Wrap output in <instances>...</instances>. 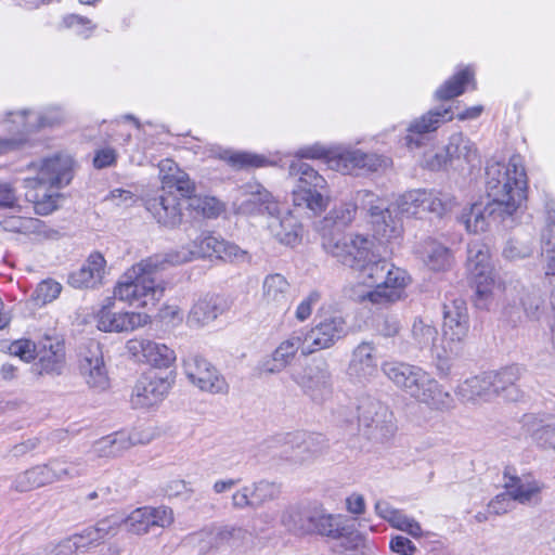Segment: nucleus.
Wrapping results in <instances>:
<instances>
[{"label": "nucleus", "mask_w": 555, "mask_h": 555, "mask_svg": "<svg viewBox=\"0 0 555 555\" xmlns=\"http://www.w3.org/2000/svg\"><path fill=\"white\" fill-rule=\"evenodd\" d=\"M323 249L340 264L358 272V283L349 297L360 304L378 305L382 301V238L374 233L334 232L322 234Z\"/></svg>", "instance_id": "f257e3e1"}, {"label": "nucleus", "mask_w": 555, "mask_h": 555, "mask_svg": "<svg viewBox=\"0 0 555 555\" xmlns=\"http://www.w3.org/2000/svg\"><path fill=\"white\" fill-rule=\"evenodd\" d=\"M486 192L490 211L512 217L527 199V175L520 155L506 164L489 162L486 167Z\"/></svg>", "instance_id": "f03ea898"}, {"label": "nucleus", "mask_w": 555, "mask_h": 555, "mask_svg": "<svg viewBox=\"0 0 555 555\" xmlns=\"http://www.w3.org/2000/svg\"><path fill=\"white\" fill-rule=\"evenodd\" d=\"M166 258L155 255L129 268L114 287V297L138 308H154L164 294L154 274L164 269Z\"/></svg>", "instance_id": "7ed1b4c3"}, {"label": "nucleus", "mask_w": 555, "mask_h": 555, "mask_svg": "<svg viewBox=\"0 0 555 555\" xmlns=\"http://www.w3.org/2000/svg\"><path fill=\"white\" fill-rule=\"evenodd\" d=\"M74 160L70 155L57 154L40 163L38 173L25 179L28 192L26 196L34 203L37 214L46 216L57 208L59 194L51 189L67 185L73 179Z\"/></svg>", "instance_id": "20e7f679"}, {"label": "nucleus", "mask_w": 555, "mask_h": 555, "mask_svg": "<svg viewBox=\"0 0 555 555\" xmlns=\"http://www.w3.org/2000/svg\"><path fill=\"white\" fill-rule=\"evenodd\" d=\"M441 350H437L439 360L459 357L469 331V314L466 301L460 297H447L442 306Z\"/></svg>", "instance_id": "39448f33"}, {"label": "nucleus", "mask_w": 555, "mask_h": 555, "mask_svg": "<svg viewBox=\"0 0 555 555\" xmlns=\"http://www.w3.org/2000/svg\"><path fill=\"white\" fill-rule=\"evenodd\" d=\"M289 173L298 176V184L293 192V203L313 215L323 212L328 203L327 182L309 164L301 160L289 165Z\"/></svg>", "instance_id": "423d86ee"}, {"label": "nucleus", "mask_w": 555, "mask_h": 555, "mask_svg": "<svg viewBox=\"0 0 555 555\" xmlns=\"http://www.w3.org/2000/svg\"><path fill=\"white\" fill-rule=\"evenodd\" d=\"M120 520L115 517H105L94 526H89L80 532L60 541L57 544L49 545L40 555H75L86 553L99 546L107 537L117 534Z\"/></svg>", "instance_id": "0eeeda50"}, {"label": "nucleus", "mask_w": 555, "mask_h": 555, "mask_svg": "<svg viewBox=\"0 0 555 555\" xmlns=\"http://www.w3.org/2000/svg\"><path fill=\"white\" fill-rule=\"evenodd\" d=\"M312 534L327 537L337 542L340 553H351L365 544V538L357 530L354 521L317 508Z\"/></svg>", "instance_id": "6e6552de"}, {"label": "nucleus", "mask_w": 555, "mask_h": 555, "mask_svg": "<svg viewBox=\"0 0 555 555\" xmlns=\"http://www.w3.org/2000/svg\"><path fill=\"white\" fill-rule=\"evenodd\" d=\"M312 534L327 537L337 542L340 553H351L365 544V538L357 530L354 521L317 508Z\"/></svg>", "instance_id": "1a4fd4ad"}, {"label": "nucleus", "mask_w": 555, "mask_h": 555, "mask_svg": "<svg viewBox=\"0 0 555 555\" xmlns=\"http://www.w3.org/2000/svg\"><path fill=\"white\" fill-rule=\"evenodd\" d=\"M312 534L327 537L337 542L340 553H351L365 544V538L357 530L354 521L317 508Z\"/></svg>", "instance_id": "9d476101"}, {"label": "nucleus", "mask_w": 555, "mask_h": 555, "mask_svg": "<svg viewBox=\"0 0 555 555\" xmlns=\"http://www.w3.org/2000/svg\"><path fill=\"white\" fill-rule=\"evenodd\" d=\"M467 270L475 285V305L486 309L492 298L495 282L489 247L485 243L473 241L468 244Z\"/></svg>", "instance_id": "9b49d317"}, {"label": "nucleus", "mask_w": 555, "mask_h": 555, "mask_svg": "<svg viewBox=\"0 0 555 555\" xmlns=\"http://www.w3.org/2000/svg\"><path fill=\"white\" fill-rule=\"evenodd\" d=\"M300 158H325L328 167L344 175H358L359 170H372L375 167V157L360 150H348L339 153H330L323 146L315 144L302 147L297 152Z\"/></svg>", "instance_id": "f8f14e48"}, {"label": "nucleus", "mask_w": 555, "mask_h": 555, "mask_svg": "<svg viewBox=\"0 0 555 555\" xmlns=\"http://www.w3.org/2000/svg\"><path fill=\"white\" fill-rule=\"evenodd\" d=\"M346 333V321L337 312L321 317V320L309 331H304L306 345L304 356L327 349Z\"/></svg>", "instance_id": "ddd939ff"}, {"label": "nucleus", "mask_w": 555, "mask_h": 555, "mask_svg": "<svg viewBox=\"0 0 555 555\" xmlns=\"http://www.w3.org/2000/svg\"><path fill=\"white\" fill-rule=\"evenodd\" d=\"M116 297H107L95 314L96 327L102 332H132L149 323L146 313L133 311H116Z\"/></svg>", "instance_id": "4468645a"}, {"label": "nucleus", "mask_w": 555, "mask_h": 555, "mask_svg": "<svg viewBox=\"0 0 555 555\" xmlns=\"http://www.w3.org/2000/svg\"><path fill=\"white\" fill-rule=\"evenodd\" d=\"M120 520L129 533L143 535L154 528H167L173 522V512L167 506H143L133 509L128 516L109 515Z\"/></svg>", "instance_id": "2eb2a0df"}, {"label": "nucleus", "mask_w": 555, "mask_h": 555, "mask_svg": "<svg viewBox=\"0 0 555 555\" xmlns=\"http://www.w3.org/2000/svg\"><path fill=\"white\" fill-rule=\"evenodd\" d=\"M183 371L190 383L202 391L225 393L229 386L219 371L205 358L191 354L183 360Z\"/></svg>", "instance_id": "dca6fc26"}, {"label": "nucleus", "mask_w": 555, "mask_h": 555, "mask_svg": "<svg viewBox=\"0 0 555 555\" xmlns=\"http://www.w3.org/2000/svg\"><path fill=\"white\" fill-rule=\"evenodd\" d=\"M399 212L402 216H420L421 215V189L412 190L399 195L393 203L384 209V237L388 241L397 242L402 237L403 224L397 215L392 218V214Z\"/></svg>", "instance_id": "f3484780"}, {"label": "nucleus", "mask_w": 555, "mask_h": 555, "mask_svg": "<svg viewBox=\"0 0 555 555\" xmlns=\"http://www.w3.org/2000/svg\"><path fill=\"white\" fill-rule=\"evenodd\" d=\"M126 350L133 361L157 369H169L177 359L175 350L167 345L143 337L129 339Z\"/></svg>", "instance_id": "a211bd4d"}, {"label": "nucleus", "mask_w": 555, "mask_h": 555, "mask_svg": "<svg viewBox=\"0 0 555 555\" xmlns=\"http://www.w3.org/2000/svg\"><path fill=\"white\" fill-rule=\"evenodd\" d=\"M293 302L289 282L280 273L268 274L261 285L260 305L268 314H284Z\"/></svg>", "instance_id": "6ab92c4d"}, {"label": "nucleus", "mask_w": 555, "mask_h": 555, "mask_svg": "<svg viewBox=\"0 0 555 555\" xmlns=\"http://www.w3.org/2000/svg\"><path fill=\"white\" fill-rule=\"evenodd\" d=\"M79 371L89 387L105 390L109 386L102 347L99 341L90 339L81 348Z\"/></svg>", "instance_id": "aec40b11"}, {"label": "nucleus", "mask_w": 555, "mask_h": 555, "mask_svg": "<svg viewBox=\"0 0 555 555\" xmlns=\"http://www.w3.org/2000/svg\"><path fill=\"white\" fill-rule=\"evenodd\" d=\"M293 380L314 401L324 400L332 391L331 373L324 360H312Z\"/></svg>", "instance_id": "412c9836"}, {"label": "nucleus", "mask_w": 555, "mask_h": 555, "mask_svg": "<svg viewBox=\"0 0 555 555\" xmlns=\"http://www.w3.org/2000/svg\"><path fill=\"white\" fill-rule=\"evenodd\" d=\"M173 378L169 375L149 374L141 376L132 390L131 404L135 409H149L162 402L168 395Z\"/></svg>", "instance_id": "4be33fe9"}, {"label": "nucleus", "mask_w": 555, "mask_h": 555, "mask_svg": "<svg viewBox=\"0 0 555 555\" xmlns=\"http://www.w3.org/2000/svg\"><path fill=\"white\" fill-rule=\"evenodd\" d=\"M503 487L521 505L535 506L542 502L545 483L531 475L518 476L506 468L503 473Z\"/></svg>", "instance_id": "5701e85b"}, {"label": "nucleus", "mask_w": 555, "mask_h": 555, "mask_svg": "<svg viewBox=\"0 0 555 555\" xmlns=\"http://www.w3.org/2000/svg\"><path fill=\"white\" fill-rule=\"evenodd\" d=\"M234 206L236 211L243 215H273L278 211V204L271 193L257 182H249L241 188Z\"/></svg>", "instance_id": "b1692460"}, {"label": "nucleus", "mask_w": 555, "mask_h": 555, "mask_svg": "<svg viewBox=\"0 0 555 555\" xmlns=\"http://www.w3.org/2000/svg\"><path fill=\"white\" fill-rule=\"evenodd\" d=\"M379 357L378 345L362 341L352 351L347 369L348 376L358 383H365L376 377Z\"/></svg>", "instance_id": "393cba45"}, {"label": "nucleus", "mask_w": 555, "mask_h": 555, "mask_svg": "<svg viewBox=\"0 0 555 555\" xmlns=\"http://www.w3.org/2000/svg\"><path fill=\"white\" fill-rule=\"evenodd\" d=\"M305 345L304 330L293 332L286 339L280 343L270 358L261 362L260 371L267 374L282 372L293 362L298 350L304 354Z\"/></svg>", "instance_id": "a878e982"}, {"label": "nucleus", "mask_w": 555, "mask_h": 555, "mask_svg": "<svg viewBox=\"0 0 555 555\" xmlns=\"http://www.w3.org/2000/svg\"><path fill=\"white\" fill-rule=\"evenodd\" d=\"M38 361L35 363V371L39 375H61L65 367V345L57 337L46 336L40 341L37 351Z\"/></svg>", "instance_id": "bb28decb"}, {"label": "nucleus", "mask_w": 555, "mask_h": 555, "mask_svg": "<svg viewBox=\"0 0 555 555\" xmlns=\"http://www.w3.org/2000/svg\"><path fill=\"white\" fill-rule=\"evenodd\" d=\"M384 374L400 389L412 398L427 380L429 375L422 367L404 362H392L384 365Z\"/></svg>", "instance_id": "cd10ccee"}, {"label": "nucleus", "mask_w": 555, "mask_h": 555, "mask_svg": "<svg viewBox=\"0 0 555 555\" xmlns=\"http://www.w3.org/2000/svg\"><path fill=\"white\" fill-rule=\"evenodd\" d=\"M105 271L104 256L99 251H93L79 269L69 273L67 282L74 288H94L102 284Z\"/></svg>", "instance_id": "c85d7f7f"}, {"label": "nucleus", "mask_w": 555, "mask_h": 555, "mask_svg": "<svg viewBox=\"0 0 555 555\" xmlns=\"http://www.w3.org/2000/svg\"><path fill=\"white\" fill-rule=\"evenodd\" d=\"M222 240L208 233L201 234L195 241L188 246L169 253L166 261L170 264H182L196 258L218 257L219 248Z\"/></svg>", "instance_id": "c756f323"}, {"label": "nucleus", "mask_w": 555, "mask_h": 555, "mask_svg": "<svg viewBox=\"0 0 555 555\" xmlns=\"http://www.w3.org/2000/svg\"><path fill=\"white\" fill-rule=\"evenodd\" d=\"M145 207L153 218L164 227L175 228L182 221L181 199L171 192H164L149 198Z\"/></svg>", "instance_id": "7c9ffc66"}, {"label": "nucleus", "mask_w": 555, "mask_h": 555, "mask_svg": "<svg viewBox=\"0 0 555 555\" xmlns=\"http://www.w3.org/2000/svg\"><path fill=\"white\" fill-rule=\"evenodd\" d=\"M228 309L229 305L224 297L207 294L192 306L186 322L192 327H203L215 321Z\"/></svg>", "instance_id": "2f4dec72"}, {"label": "nucleus", "mask_w": 555, "mask_h": 555, "mask_svg": "<svg viewBox=\"0 0 555 555\" xmlns=\"http://www.w3.org/2000/svg\"><path fill=\"white\" fill-rule=\"evenodd\" d=\"M31 114H35V112L8 113V117L3 121L5 130L18 134V138L0 139V154L17 149L25 141L24 137L27 133L38 130L35 117Z\"/></svg>", "instance_id": "473e14b6"}, {"label": "nucleus", "mask_w": 555, "mask_h": 555, "mask_svg": "<svg viewBox=\"0 0 555 555\" xmlns=\"http://www.w3.org/2000/svg\"><path fill=\"white\" fill-rule=\"evenodd\" d=\"M321 435L297 431L285 436L291 453L287 459L294 463H305L321 453L324 447Z\"/></svg>", "instance_id": "72a5a7b5"}, {"label": "nucleus", "mask_w": 555, "mask_h": 555, "mask_svg": "<svg viewBox=\"0 0 555 555\" xmlns=\"http://www.w3.org/2000/svg\"><path fill=\"white\" fill-rule=\"evenodd\" d=\"M413 398L426 404L430 410L439 412L452 410L455 403L453 396L433 378L430 374Z\"/></svg>", "instance_id": "f704fd0d"}, {"label": "nucleus", "mask_w": 555, "mask_h": 555, "mask_svg": "<svg viewBox=\"0 0 555 555\" xmlns=\"http://www.w3.org/2000/svg\"><path fill=\"white\" fill-rule=\"evenodd\" d=\"M489 376L494 396H503L508 401L520 400L522 393L516 386V382L521 376V367L506 366L499 372H489Z\"/></svg>", "instance_id": "c9c22d12"}, {"label": "nucleus", "mask_w": 555, "mask_h": 555, "mask_svg": "<svg viewBox=\"0 0 555 555\" xmlns=\"http://www.w3.org/2000/svg\"><path fill=\"white\" fill-rule=\"evenodd\" d=\"M268 230L278 242L287 246L298 244L301 238V224L291 212L283 217L270 215Z\"/></svg>", "instance_id": "e433bc0d"}, {"label": "nucleus", "mask_w": 555, "mask_h": 555, "mask_svg": "<svg viewBox=\"0 0 555 555\" xmlns=\"http://www.w3.org/2000/svg\"><path fill=\"white\" fill-rule=\"evenodd\" d=\"M163 190L175 189L188 202L194 196L195 183L189 175L181 170L172 160H165L160 166ZM171 192V191H168Z\"/></svg>", "instance_id": "4c0bfd02"}, {"label": "nucleus", "mask_w": 555, "mask_h": 555, "mask_svg": "<svg viewBox=\"0 0 555 555\" xmlns=\"http://www.w3.org/2000/svg\"><path fill=\"white\" fill-rule=\"evenodd\" d=\"M490 202L487 204L475 203L461 215V221L469 233H479L488 229L490 220L504 221L507 217L501 216L498 211H490Z\"/></svg>", "instance_id": "58836bf2"}, {"label": "nucleus", "mask_w": 555, "mask_h": 555, "mask_svg": "<svg viewBox=\"0 0 555 555\" xmlns=\"http://www.w3.org/2000/svg\"><path fill=\"white\" fill-rule=\"evenodd\" d=\"M417 253L423 262L433 271H444L452 264V255L449 248L434 238H426L420 245Z\"/></svg>", "instance_id": "ea45409f"}, {"label": "nucleus", "mask_w": 555, "mask_h": 555, "mask_svg": "<svg viewBox=\"0 0 555 555\" xmlns=\"http://www.w3.org/2000/svg\"><path fill=\"white\" fill-rule=\"evenodd\" d=\"M315 511L317 508L291 506L281 517L282 525L297 535L312 534Z\"/></svg>", "instance_id": "a19ab883"}, {"label": "nucleus", "mask_w": 555, "mask_h": 555, "mask_svg": "<svg viewBox=\"0 0 555 555\" xmlns=\"http://www.w3.org/2000/svg\"><path fill=\"white\" fill-rule=\"evenodd\" d=\"M410 282L411 278L405 270L391 264L384 276V305L404 299Z\"/></svg>", "instance_id": "79ce46f5"}, {"label": "nucleus", "mask_w": 555, "mask_h": 555, "mask_svg": "<svg viewBox=\"0 0 555 555\" xmlns=\"http://www.w3.org/2000/svg\"><path fill=\"white\" fill-rule=\"evenodd\" d=\"M211 547L220 550L223 547L238 548L247 540L249 533L241 526L224 525L217 527L209 533Z\"/></svg>", "instance_id": "37998d69"}, {"label": "nucleus", "mask_w": 555, "mask_h": 555, "mask_svg": "<svg viewBox=\"0 0 555 555\" xmlns=\"http://www.w3.org/2000/svg\"><path fill=\"white\" fill-rule=\"evenodd\" d=\"M446 147L452 163L455 160H463L467 164H472L479 159V153L476 144L462 132L453 133L449 138V142Z\"/></svg>", "instance_id": "c03bdc74"}, {"label": "nucleus", "mask_w": 555, "mask_h": 555, "mask_svg": "<svg viewBox=\"0 0 555 555\" xmlns=\"http://www.w3.org/2000/svg\"><path fill=\"white\" fill-rule=\"evenodd\" d=\"M46 477L50 483L68 480L85 474V468L79 462H66L60 459L49 461L42 465Z\"/></svg>", "instance_id": "a18cd8bd"}, {"label": "nucleus", "mask_w": 555, "mask_h": 555, "mask_svg": "<svg viewBox=\"0 0 555 555\" xmlns=\"http://www.w3.org/2000/svg\"><path fill=\"white\" fill-rule=\"evenodd\" d=\"M357 211L356 205L344 203L333 208L328 215L321 221V235L325 230L334 232H343L341 229L349 225L354 219Z\"/></svg>", "instance_id": "49530a36"}, {"label": "nucleus", "mask_w": 555, "mask_h": 555, "mask_svg": "<svg viewBox=\"0 0 555 555\" xmlns=\"http://www.w3.org/2000/svg\"><path fill=\"white\" fill-rule=\"evenodd\" d=\"M411 334L414 343L421 349L431 348L436 356L437 350H441V345H435L438 332L430 320L415 318L412 324Z\"/></svg>", "instance_id": "de8ad7c7"}, {"label": "nucleus", "mask_w": 555, "mask_h": 555, "mask_svg": "<svg viewBox=\"0 0 555 555\" xmlns=\"http://www.w3.org/2000/svg\"><path fill=\"white\" fill-rule=\"evenodd\" d=\"M491 383L489 373H485L466 379L459 387V392L466 400H475L477 398L488 400L494 396Z\"/></svg>", "instance_id": "09e8293b"}, {"label": "nucleus", "mask_w": 555, "mask_h": 555, "mask_svg": "<svg viewBox=\"0 0 555 555\" xmlns=\"http://www.w3.org/2000/svg\"><path fill=\"white\" fill-rule=\"evenodd\" d=\"M49 485L42 465L34 466L17 474L12 481L11 488L16 492H28L34 489Z\"/></svg>", "instance_id": "8fccbe9b"}, {"label": "nucleus", "mask_w": 555, "mask_h": 555, "mask_svg": "<svg viewBox=\"0 0 555 555\" xmlns=\"http://www.w3.org/2000/svg\"><path fill=\"white\" fill-rule=\"evenodd\" d=\"M124 431L114 433L96 440L90 452L96 457H115L126 449Z\"/></svg>", "instance_id": "3c124183"}, {"label": "nucleus", "mask_w": 555, "mask_h": 555, "mask_svg": "<svg viewBox=\"0 0 555 555\" xmlns=\"http://www.w3.org/2000/svg\"><path fill=\"white\" fill-rule=\"evenodd\" d=\"M474 82V73L466 67L447 80L437 91L436 96L440 100H450L464 92L465 85Z\"/></svg>", "instance_id": "603ef678"}, {"label": "nucleus", "mask_w": 555, "mask_h": 555, "mask_svg": "<svg viewBox=\"0 0 555 555\" xmlns=\"http://www.w3.org/2000/svg\"><path fill=\"white\" fill-rule=\"evenodd\" d=\"M384 520L398 530L404 531L413 538H421L423 530L418 521L406 516L399 509L384 507Z\"/></svg>", "instance_id": "864d4df0"}, {"label": "nucleus", "mask_w": 555, "mask_h": 555, "mask_svg": "<svg viewBox=\"0 0 555 555\" xmlns=\"http://www.w3.org/2000/svg\"><path fill=\"white\" fill-rule=\"evenodd\" d=\"M451 207V199L435 190L421 189V214L431 212L442 217Z\"/></svg>", "instance_id": "5fc2aeb1"}, {"label": "nucleus", "mask_w": 555, "mask_h": 555, "mask_svg": "<svg viewBox=\"0 0 555 555\" xmlns=\"http://www.w3.org/2000/svg\"><path fill=\"white\" fill-rule=\"evenodd\" d=\"M188 207L205 218H216L224 209L223 204L216 197L197 195L190 198Z\"/></svg>", "instance_id": "6e6d98bb"}, {"label": "nucleus", "mask_w": 555, "mask_h": 555, "mask_svg": "<svg viewBox=\"0 0 555 555\" xmlns=\"http://www.w3.org/2000/svg\"><path fill=\"white\" fill-rule=\"evenodd\" d=\"M519 305L526 317L531 320H538L541 313L543 299L538 291L522 288L519 293Z\"/></svg>", "instance_id": "4d7b16f0"}, {"label": "nucleus", "mask_w": 555, "mask_h": 555, "mask_svg": "<svg viewBox=\"0 0 555 555\" xmlns=\"http://www.w3.org/2000/svg\"><path fill=\"white\" fill-rule=\"evenodd\" d=\"M449 112L450 111L448 108L430 111L414 120L410 125L409 130L420 134L434 131L439 127L441 118L449 114Z\"/></svg>", "instance_id": "13d9d810"}, {"label": "nucleus", "mask_w": 555, "mask_h": 555, "mask_svg": "<svg viewBox=\"0 0 555 555\" xmlns=\"http://www.w3.org/2000/svg\"><path fill=\"white\" fill-rule=\"evenodd\" d=\"M231 506L233 509H257L255 482L238 488L231 496Z\"/></svg>", "instance_id": "bf43d9fd"}, {"label": "nucleus", "mask_w": 555, "mask_h": 555, "mask_svg": "<svg viewBox=\"0 0 555 555\" xmlns=\"http://www.w3.org/2000/svg\"><path fill=\"white\" fill-rule=\"evenodd\" d=\"M256 502L258 508L275 501L281 495V485L266 479L255 481Z\"/></svg>", "instance_id": "052dcab7"}, {"label": "nucleus", "mask_w": 555, "mask_h": 555, "mask_svg": "<svg viewBox=\"0 0 555 555\" xmlns=\"http://www.w3.org/2000/svg\"><path fill=\"white\" fill-rule=\"evenodd\" d=\"M61 291L62 286L60 283L52 280L42 281L38 284L34 298L38 305H46L57 298Z\"/></svg>", "instance_id": "680f3d73"}, {"label": "nucleus", "mask_w": 555, "mask_h": 555, "mask_svg": "<svg viewBox=\"0 0 555 555\" xmlns=\"http://www.w3.org/2000/svg\"><path fill=\"white\" fill-rule=\"evenodd\" d=\"M155 436L156 433L152 426H138L134 427L130 433L124 431L126 449L137 444L150 443L155 438Z\"/></svg>", "instance_id": "e2e57ef3"}, {"label": "nucleus", "mask_w": 555, "mask_h": 555, "mask_svg": "<svg viewBox=\"0 0 555 555\" xmlns=\"http://www.w3.org/2000/svg\"><path fill=\"white\" fill-rule=\"evenodd\" d=\"M229 163L238 168H258L267 164V159L263 156L251 154L247 152H236L230 155Z\"/></svg>", "instance_id": "0e129e2a"}, {"label": "nucleus", "mask_w": 555, "mask_h": 555, "mask_svg": "<svg viewBox=\"0 0 555 555\" xmlns=\"http://www.w3.org/2000/svg\"><path fill=\"white\" fill-rule=\"evenodd\" d=\"M9 352L23 361L29 362L36 358L37 346L29 339H17L10 344Z\"/></svg>", "instance_id": "69168bd1"}, {"label": "nucleus", "mask_w": 555, "mask_h": 555, "mask_svg": "<svg viewBox=\"0 0 555 555\" xmlns=\"http://www.w3.org/2000/svg\"><path fill=\"white\" fill-rule=\"evenodd\" d=\"M532 439L544 449H555V421L532 430Z\"/></svg>", "instance_id": "338daca9"}, {"label": "nucleus", "mask_w": 555, "mask_h": 555, "mask_svg": "<svg viewBox=\"0 0 555 555\" xmlns=\"http://www.w3.org/2000/svg\"><path fill=\"white\" fill-rule=\"evenodd\" d=\"M542 250L555 254V210L548 211L547 223L541 234Z\"/></svg>", "instance_id": "774afa93"}]
</instances>
